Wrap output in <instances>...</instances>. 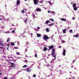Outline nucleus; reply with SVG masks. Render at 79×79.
<instances>
[{"instance_id":"nucleus-1","label":"nucleus","mask_w":79,"mask_h":79,"mask_svg":"<svg viewBox=\"0 0 79 79\" xmlns=\"http://www.w3.org/2000/svg\"><path fill=\"white\" fill-rule=\"evenodd\" d=\"M43 38L44 40H47L48 39V36L47 35H44Z\"/></svg>"},{"instance_id":"nucleus-2","label":"nucleus","mask_w":79,"mask_h":79,"mask_svg":"<svg viewBox=\"0 0 79 79\" xmlns=\"http://www.w3.org/2000/svg\"><path fill=\"white\" fill-rule=\"evenodd\" d=\"M52 56H53V55H55V49H52Z\"/></svg>"},{"instance_id":"nucleus-3","label":"nucleus","mask_w":79,"mask_h":79,"mask_svg":"<svg viewBox=\"0 0 79 79\" xmlns=\"http://www.w3.org/2000/svg\"><path fill=\"white\" fill-rule=\"evenodd\" d=\"M34 4L35 5H38V2H39V1L38 0H34Z\"/></svg>"},{"instance_id":"nucleus-4","label":"nucleus","mask_w":79,"mask_h":79,"mask_svg":"<svg viewBox=\"0 0 79 79\" xmlns=\"http://www.w3.org/2000/svg\"><path fill=\"white\" fill-rule=\"evenodd\" d=\"M66 49H64L63 50V55H64V56H65L66 55Z\"/></svg>"},{"instance_id":"nucleus-5","label":"nucleus","mask_w":79,"mask_h":79,"mask_svg":"<svg viewBox=\"0 0 79 79\" xmlns=\"http://www.w3.org/2000/svg\"><path fill=\"white\" fill-rule=\"evenodd\" d=\"M9 63H10L11 64V67H15V63H13L11 62H9Z\"/></svg>"},{"instance_id":"nucleus-6","label":"nucleus","mask_w":79,"mask_h":79,"mask_svg":"<svg viewBox=\"0 0 79 79\" xmlns=\"http://www.w3.org/2000/svg\"><path fill=\"white\" fill-rule=\"evenodd\" d=\"M54 48V46L53 45L49 46V49H52V48Z\"/></svg>"},{"instance_id":"nucleus-7","label":"nucleus","mask_w":79,"mask_h":79,"mask_svg":"<svg viewBox=\"0 0 79 79\" xmlns=\"http://www.w3.org/2000/svg\"><path fill=\"white\" fill-rule=\"evenodd\" d=\"M36 11H40H40H42V10L40 8H38L36 10Z\"/></svg>"},{"instance_id":"nucleus-8","label":"nucleus","mask_w":79,"mask_h":79,"mask_svg":"<svg viewBox=\"0 0 79 79\" xmlns=\"http://www.w3.org/2000/svg\"><path fill=\"white\" fill-rule=\"evenodd\" d=\"M26 71L27 72H30V71H31V69H30V68H27L26 69Z\"/></svg>"},{"instance_id":"nucleus-9","label":"nucleus","mask_w":79,"mask_h":79,"mask_svg":"<svg viewBox=\"0 0 79 79\" xmlns=\"http://www.w3.org/2000/svg\"><path fill=\"white\" fill-rule=\"evenodd\" d=\"M20 4V1L17 0V5H19Z\"/></svg>"},{"instance_id":"nucleus-10","label":"nucleus","mask_w":79,"mask_h":79,"mask_svg":"<svg viewBox=\"0 0 79 79\" xmlns=\"http://www.w3.org/2000/svg\"><path fill=\"white\" fill-rule=\"evenodd\" d=\"M37 35L38 37H40V36H41V35L40 34H39L38 33L37 34Z\"/></svg>"},{"instance_id":"nucleus-11","label":"nucleus","mask_w":79,"mask_h":79,"mask_svg":"<svg viewBox=\"0 0 79 79\" xmlns=\"http://www.w3.org/2000/svg\"><path fill=\"white\" fill-rule=\"evenodd\" d=\"M61 21H66V19L64 18H61Z\"/></svg>"},{"instance_id":"nucleus-12","label":"nucleus","mask_w":79,"mask_h":79,"mask_svg":"<svg viewBox=\"0 0 79 79\" xmlns=\"http://www.w3.org/2000/svg\"><path fill=\"white\" fill-rule=\"evenodd\" d=\"M73 8H74L75 7H76V4L75 3H74L73 4Z\"/></svg>"},{"instance_id":"nucleus-13","label":"nucleus","mask_w":79,"mask_h":79,"mask_svg":"<svg viewBox=\"0 0 79 79\" xmlns=\"http://www.w3.org/2000/svg\"><path fill=\"white\" fill-rule=\"evenodd\" d=\"M28 19H26V20H24V23H25V24H26L27 23V21Z\"/></svg>"},{"instance_id":"nucleus-14","label":"nucleus","mask_w":79,"mask_h":79,"mask_svg":"<svg viewBox=\"0 0 79 79\" xmlns=\"http://www.w3.org/2000/svg\"><path fill=\"white\" fill-rule=\"evenodd\" d=\"M44 52H45L46 50H47V47H44Z\"/></svg>"},{"instance_id":"nucleus-15","label":"nucleus","mask_w":79,"mask_h":79,"mask_svg":"<svg viewBox=\"0 0 79 79\" xmlns=\"http://www.w3.org/2000/svg\"><path fill=\"white\" fill-rule=\"evenodd\" d=\"M54 24V23H53L51 24L48 25V26H53Z\"/></svg>"},{"instance_id":"nucleus-16","label":"nucleus","mask_w":79,"mask_h":79,"mask_svg":"<svg viewBox=\"0 0 79 79\" xmlns=\"http://www.w3.org/2000/svg\"><path fill=\"white\" fill-rule=\"evenodd\" d=\"M66 28H65L63 30V33H64V34H65V33H66Z\"/></svg>"},{"instance_id":"nucleus-17","label":"nucleus","mask_w":79,"mask_h":79,"mask_svg":"<svg viewBox=\"0 0 79 79\" xmlns=\"http://www.w3.org/2000/svg\"><path fill=\"white\" fill-rule=\"evenodd\" d=\"M73 37H76V38H77V37H79V36L78 35H73Z\"/></svg>"},{"instance_id":"nucleus-18","label":"nucleus","mask_w":79,"mask_h":79,"mask_svg":"<svg viewBox=\"0 0 79 79\" xmlns=\"http://www.w3.org/2000/svg\"><path fill=\"white\" fill-rule=\"evenodd\" d=\"M15 43H13V42L11 43V45L12 46H14V45H15Z\"/></svg>"},{"instance_id":"nucleus-19","label":"nucleus","mask_w":79,"mask_h":79,"mask_svg":"<svg viewBox=\"0 0 79 79\" xmlns=\"http://www.w3.org/2000/svg\"><path fill=\"white\" fill-rule=\"evenodd\" d=\"M74 10L75 11H76L77 10V8L76 7H73Z\"/></svg>"},{"instance_id":"nucleus-20","label":"nucleus","mask_w":79,"mask_h":79,"mask_svg":"<svg viewBox=\"0 0 79 79\" xmlns=\"http://www.w3.org/2000/svg\"><path fill=\"white\" fill-rule=\"evenodd\" d=\"M21 13L23 14H24V10H22L21 11Z\"/></svg>"},{"instance_id":"nucleus-21","label":"nucleus","mask_w":79,"mask_h":79,"mask_svg":"<svg viewBox=\"0 0 79 79\" xmlns=\"http://www.w3.org/2000/svg\"><path fill=\"white\" fill-rule=\"evenodd\" d=\"M0 45H2V46H4V44H2V42L0 41Z\"/></svg>"},{"instance_id":"nucleus-22","label":"nucleus","mask_w":79,"mask_h":79,"mask_svg":"<svg viewBox=\"0 0 79 79\" xmlns=\"http://www.w3.org/2000/svg\"><path fill=\"white\" fill-rule=\"evenodd\" d=\"M46 32H49V29H48V28H47L46 29Z\"/></svg>"},{"instance_id":"nucleus-23","label":"nucleus","mask_w":79,"mask_h":79,"mask_svg":"<svg viewBox=\"0 0 79 79\" xmlns=\"http://www.w3.org/2000/svg\"><path fill=\"white\" fill-rule=\"evenodd\" d=\"M50 23V21H46V24H48Z\"/></svg>"},{"instance_id":"nucleus-24","label":"nucleus","mask_w":79,"mask_h":79,"mask_svg":"<svg viewBox=\"0 0 79 79\" xmlns=\"http://www.w3.org/2000/svg\"><path fill=\"white\" fill-rule=\"evenodd\" d=\"M10 38H8V39L7 40V42H9V41H10Z\"/></svg>"},{"instance_id":"nucleus-25","label":"nucleus","mask_w":79,"mask_h":79,"mask_svg":"<svg viewBox=\"0 0 79 79\" xmlns=\"http://www.w3.org/2000/svg\"><path fill=\"white\" fill-rule=\"evenodd\" d=\"M53 57H55V58H54V60H55L56 59V55L55 54V55H53V56H52Z\"/></svg>"},{"instance_id":"nucleus-26","label":"nucleus","mask_w":79,"mask_h":79,"mask_svg":"<svg viewBox=\"0 0 79 79\" xmlns=\"http://www.w3.org/2000/svg\"><path fill=\"white\" fill-rule=\"evenodd\" d=\"M16 54H17V55H20L19 52H17Z\"/></svg>"},{"instance_id":"nucleus-27","label":"nucleus","mask_w":79,"mask_h":79,"mask_svg":"<svg viewBox=\"0 0 79 79\" xmlns=\"http://www.w3.org/2000/svg\"><path fill=\"white\" fill-rule=\"evenodd\" d=\"M43 2H44V1H40V3H43Z\"/></svg>"},{"instance_id":"nucleus-28","label":"nucleus","mask_w":79,"mask_h":79,"mask_svg":"<svg viewBox=\"0 0 79 79\" xmlns=\"http://www.w3.org/2000/svg\"><path fill=\"white\" fill-rule=\"evenodd\" d=\"M27 66L26 65H25L23 66V68H26V67H27Z\"/></svg>"},{"instance_id":"nucleus-29","label":"nucleus","mask_w":79,"mask_h":79,"mask_svg":"<svg viewBox=\"0 0 79 79\" xmlns=\"http://www.w3.org/2000/svg\"><path fill=\"white\" fill-rule=\"evenodd\" d=\"M69 32H70V33H73V30H70L69 31Z\"/></svg>"},{"instance_id":"nucleus-30","label":"nucleus","mask_w":79,"mask_h":79,"mask_svg":"<svg viewBox=\"0 0 79 79\" xmlns=\"http://www.w3.org/2000/svg\"><path fill=\"white\" fill-rule=\"evenodd\" d=\"M52 15H54V14H55V12L52 11Z\"/></svg>"},{"instance_id":"nucleus-31","label":"nucleus","mask_w":79,"mask_h":79,"mask_svg":"<svg viewBox=\"0 0 79 79\" xmlns=\"http://www.w3.org/2000/svg\"><path fill=\"white\" fill-rule=\"evenodd\" d=\"M49 20H51V21H52V22L54 21V20H53V19H50Z\"/></svg>"},{"instance_id":"nucleus-32","label":"nucleus","mask_w":79,"mask_h":79,"mask_svg":"<svg viewBox=\"0 0 79 79\" xmlns=\"http://www.w3.org/2000/svg\"><path fill=\"white\" fill-rule=\"evenodd\" d=\"M14 48L15 49H18V47H15Z\"/></svg>"},{"instance_id":"nucleus-33","label":"nucleus","mask_w":79,"mask_h":79,"mask_svg":"<svg viewBox=\"0 0 79 79\" xmlns=\"http://www.w3.org/2000/svg\"><path fill=\"white\" fill-rule=\"evenodd\" d=\"M33 76L34 77H36V75H35V74H34L33 75Z\"/></svg>"},{"instance_id":"nucleus-34","label":"nucleus","mask_w":79,"mask_h":79,"mask_svg":"<svg viewBox=\"0 0 79 79\" xmlns=\"http://www.w3.org/2000/svg\"><path fill=\"white\" fill-rule=\"evenodd\" d=\"M32 15H33V17H35V15H34V14L32 13Z\"/></svg>"},{"instance_id":"nucleus-35","label":"nucleus","mask_w":79,"mask_h":79,"mask_svg":"<svg viewBox=\"0 0 79 79\" xmlns=\"http://www.w3.org/2000/svg\"><path fill=\"white\" fill-rule=\"evenodd\" d=\"M50 67H51V69H52V68H53V66L51 65V66H50Z\"/></svg>"},{"instance_id":"nucleus-36","label":"nucleus","mask_w":79,"mask_h":79,"mask_svg":"<svg viewBox=\"0 0 79 79\" xmlns=\"http://www.w3.org/2000/svg\"><path fill=\"white\" fill-rule=\"evenodd\" d=\"M37 54L35 53V57H37Z\"/></svg>"},{"instance_id":"nucleus-37","label":"nucleus","mask_w":79,"mask_h":79,"mask_svg":"<svg viewBox=\"0 0 79 79\" xmlns=\"http://www.w3.org/2000/svg\"><path fill=\"white\" fill-rule=\"evenodd\" d=\"M29 44V42L27 41L26 42V44H27V45H28Z\"/></svg>"},{"instance_id":"nucleus-38","label":"nucleus","mask_w":79,"mask_h":79,"mask_svg":"<svg viewBox=\"0 0 79 79\" xmlns=\"http://www.w3.org/2000/svg\"><path fill=\"white\" fill-rule=\"evenodd\" d=\"M12 33H15V31L14 30L12 31Z\"/></svg>"},{"instance_id":"nucleus-39","label":"nucleus","mask_w":79,"mask_h":79,"mask_svg":"<svg viewBox=\"0 0 79 79\" xmlns=\"http://www.w3.org/2000/svg\"><path fill=\"white\" fill-rule=\"evenodd\" d=\"M7 47H10V44H7Z\"/></svg>"},{"instance_id":"nucleus-40","label":"nucleus","mask_w":79,"mask_h":79,"mask_svg":"<svg viewBox=\"0 0 79 79\" xmlns=\"http://www.w3.org/2000/svg\"><path fill=\"white\" fill-rule=\"evenodd\" d=\"M48 2L49 3L50 5L51 4V2L50 1H48Z\"/></svg>"},{"instance_id":"nucleus-41","label":"nucleus","mask_w":79,"mask_h":79,"mask_svg":"<svg viewBox=\"0 0 79 79\" xmlns=\"http://www.w3.org/2000/svg\"><path fill=\"white\" fill-rule=\"evenodd\" d=\"M62 44L63 43H65V41L62 40Z\"/></svg>"},{"instance_id":"nucleus-42","label":"nucleus","mask_w":79,"mask_h":79,"mask_svg":"<svg viewBox=\"0 0 79 79\" xmlns=\"http://www.w3.org/2000/svg\"><path fill=\"white\" fill-rule=\"evenodd\" d=\"M4 79H8V78L7 77H5Z\"/></svg>"},{"instance_id":"nucleus-43","label":"nucleus","mask_w":79,"mask_h":79,"mask_svg":"<svg viewBox=\"0 0 79 79\" xmlns=\"http://www.w3.org/2000/svg\"><path fill=\"white\" fill-rule=\"evenodd\" d=\"M2 48H3L2 47H0V49H0V50H2Z\"/></svg>"},{"instance_id":"nucleus-44","label":"nucleus","mask_w":79,"mask_h":79,"mask_svg":"<svg viewBox=\"0 0 79 79\" xmlns=\"http://www.w3.org/2000/svg\"><path fill=\"white\" fill-rule=\"evenodd\" d=\"M25 62H26V63H27V60H25Z\"/></svg>"},{"instance_id":"nucleus-45","label":"nucleus","mask_w":79,"mask_h":79,"mask_svg":"<svg viewBox=\"0 0 79 79\" xmlns=\"http://www.w3.org/2000/svg\"><path fill=\"white\" fill-rule=\"evenodd\" d=\"M40 29V27H38L37 29Z\"/></svg>"},{"instance_id":"nucleus-46","label":"nucleus","mask_w":79,"mask_h":79,"mask_svg":"<svg viewBox=\"0 0 79 79\" xmlns=\"http://www.w3.org/2000/svg\"><path fill=\"white\" fill-rule=\"evenodd\" d=\"M50 12H51L50 10H49V11H48V13H50Z\"/></svg>"},{"instance_id":"nucleus-47","label":"nucleus","mask_w":79,"mask_h":79,"mask_svg":"<svg viewBox=\"0 0 79 79\" xmlns=\"http://www.w3.org/2000/svg\"><path fill=\"white\" fill-rule=\"evenodd\" d=\"M7 48V49L8 50H9V47H8L7 48Z\"/></svg>"},{"instance_id":"nucleus-48","label":"nucleus","mask_w":79,"mask_h":79,"mask_svg":"<svg viewBox=\"0 0 79 79\" xmlns=\"http://www.w3.org/2000/svg\"><path fill=\"white\" fill-rule=\"evenodd\" d=\"M12 61V60H7V61Z\"/></svg>"},{"instance_id":"nucleus-49","label":"nucleus","mask_w":79,"mask_h":79,"mask_svg":"<svg viewBox=\"0 0 79 79\" xmlns=\"http://www.w3.org/2000/svg\"><path fill=\"white\" fill-rule=\"evenodd\" d=\"M25 51L27 52V48H25Z\"/></svg>"},{"instance_id":"nucleus-50","label":"nucleus","mask_w":79,"mask_h":79,"mask_svg":"<svg viewBox=\"0 0 79 79\" xmlns=\"http://www.w3.org/2000/svg\"><path fill=\"white\" fill-rule=\"evenodd\" d=\"M59 48H61V46H59Z\"/></svg>"},{"instance_id":"nucleus-51","label":"nucleus","mask_w":79,"mask_h":79,"mask_svg":"<svg viewBox=\"0 0 79 79\" xmlns=\"http://www.w3.org/2000/svg\"><path fill=\"white\" fill-rule=\"evenodd\" d=\"M74 62H75V60H74L73 61V63H74Z\"/></svg>"},{"instance_id":"nucleus-52","label":"nucleus","mask_w":79,"mask_h":79,"mask_svg":"<svg viewBox=\"0 0 79 79\" xmlns=\"http://www.w3.org/2000/svg\"><path fill=\"white\" fill-rule=\"evenodd\" d=\"M73 20H74V19H75V18L73 17Z\"/></svg>"},{"instance_id":"nucleus-53","label":"nucleus","mask_w":79,"mask_h":79,"mask_svg":"<svg viewBox=\"0 0 79 79\" xmlns=\"http://www.w3.org/2000/svg\"><path fill=\"white\" fill-rule=\"evenodd\" d=\"M17 44H18V45H19V42H17Z\"/></svg>"},{"instance_id":"nucleus-54","label":"nucleus","mask_w":79,"mask_h":79,"mask_svg":"<svg viewBox=\"0 0 79 79\" xmlns=\"http://www.w3.org/2000/svg\"><path fill=\"white\" fill-rule=\"evenodd\" d=\"M12 26H14V24H13V23L12 24Z\"/></svg>"},{"instance_id":"nucleus-55","label":"nucleus","mask_w":79,"mask_h":79,"mask_svg":"<svg viewBox=\"0 0 79 79\" xmlns=\"http://www.w3.org/2000/svg\"><path fill=\"white\" fill-rule=\"evenodd\" d=\"M2 75V73H0V76H1Z\"/></svg>"},{"instance_id":"nucleus-56","label":"nucleus","mask_w":79,"mask_h":79,"mask_svg":"<svg viewBox=\"0 0 79 79\" xmlns=\"http://www.w3.org/2000/svg\"><path fill=\"white\" fill-rule=\"evenodd\" d=\"M71 67H72V68H73V66H71Z\"/></svg>"},{"instance_id":"nucleus-57","label":"nucleus","mask_w":79,"mask_h":79,"mask_svg":"<svg viewBox=\"0 0 79 79\" xmlns=\"http://www.w3.org/2000/svg\"><path fill=\"white\" fill-rule=\"evenodd\" d=\"M51 75H52V73H51Z\"/></svg>"},{"instance_id":"nucleus-58","label":"nucleus","mask_w":79,"mask_h":79,"mask_svg":"<svg viewBox=\"0 0 79 79\" xmlns=\"http://www.w3.org/2000/svg\"><path fill=\"white\" fill-rule=\"evenodd\" d=\"M29 14H30V12H28Z\"/></svg>"},{"instance_id":"nucleus-59","label":"nucleus","mask_w":79,"mask_h":79,"mask_svg":"<svg viewBox=\"0 0 79 79\" xmlns=\"http://www.w3.org/2000/svg\"><path fill=\"white\" fill-rule=\"evenodd\" d=\"M26 11H27V9H25Z\"/></svg>"},{"instance_id":"nucleus-60","label":"nucleus","mask_w":79,"mask_h":79,"mask_svg":"<svg viewBox=\"0 0 79 79\" xmlns=\"http://www.w3.org/2000/svg\"><path fill=\"white\" fill-rule=\"evenodd\" d=\"M59 66H61V65H59Z\"/></svg>"},{"instance_id":"nucleus-61","label":"nucleus","mask_w":79,"mask_h":79,"mask_svg":"<svg viewBox=\"0 0 79 79\" xmlns=\"http://www.w3.org/2000/svg\"><path fill=\"white\" fill-rule=\"evenodd\" d=\"M27 0H25V1H27Z\"/></svg>"},{"instance_id":"nucleus-62","label":"nucleus","mask_w":79,"mask_h":79,"mask_svg":"<svg viewBox=\"0 0 79 79\" xmlns=\"http://www.w3.org/2000/svg\"><path fill=\"white\" fill-rule=\"evenodd\" d=\"M8 33H10V32H8Z\"/></svg>"},{"instance_id":"nucleus-63","label":"nucleus","mask_w":79,"mask_h":79,"mask_svg":"<svg viewBox=\"0 0 79 79\" xmlns=\"http://www.w3.org/2000/svg\"><path fill=\"white\" fill-rule=\"evenodd\" d=\"M70 73H71V72H70Z\"/></svg>"},{"instance_id":"nucleus-64","label":"nucleus","mask_w":79,"mask_h":79,"mask_svg":"<svg viewBox=\"0 0 79 79\" xmlns=\"http://www.w3.org/2000/svg\"><path fill=\"white\" fill-rule=\"evenodd\" d=\"M15 9L14 10V11H15Z\"/></svg>"}]
</instances>
